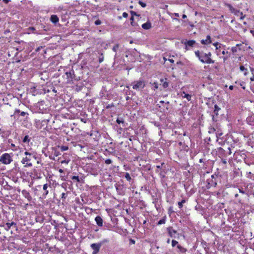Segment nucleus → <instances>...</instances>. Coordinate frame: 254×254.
<instances>
[{
  "instance_id": "f257e3e1",
  "label": "nucleus",
  "mask_w": 254,
  "mask_h": 254,
  "mask_svg": "<svg viewBox=\"0 0 254 254\" xmlns=\"http://www.w3.org/2000/svg\"><path fill=\"white\" fill-rule=\"evenodd\" d=\"M195 56L202 64H214V61L212 60V54L210 52L205 53L203 50H197L194 52Z\"/></svg>"
},
{
  "instance_id": "f03ea898",
  "label": "nucleus",
  "mask_w": 254,
  "mask_h": 254,
  "mask_svg": "<svg viewBox=\"0 0 254 254\" xmlns=\"http://www.w3.org/2000/svg\"><path fill=\"white\" fill-rule=\"evenodd\" d=\"M24 154L26 157H23L21 160V163L24 165L25 167H30L32 166V163L31 162L33 158L36 159L35 155L28 151H25Z\"/></svg>"
},
{
  "instance_id": "7ed1b4c3",
  "label": "nucleus",
  "mask_w": 254,
  "mask_h": 254,
  "mask_svg": "<svg viewBox=\"0 0 254 254\" xmlns=\"http://www.w3.org/2000/svg\"><path fill=\"white\" fill-rule=\"evenodd\" d=\"M216 154L219 158L227 157L232 153L231 149L228 147L226 148L218 147L216 149Z\"/></svg>"
},
{
  "instance_id": "20e7f679",
  "label": "nucleus",
  "mask_w": 254,
  "mask_h": 254,
  "mask_svg": "<svg viewBox=\"0 0 254 254\" xmlns=\"http://www.w3.org/2000/svg\"><path fill=\"white\" fill-rule=\"evenodd\" d=\"M37 187L39 189L41 193V197L42 198H46L49 190H52V187L50 183L45 184L42 187L41 186H38Z\"/></svg>"
},
{
  "instance_id": "39448f33",
  "label": "nucleus",
  "mask_w": 254,
  "mask_h": 254,
  "mask_svg": "<svg viewBox=\"0 0 254 254\" xmlns=\"http://www.w3.org/2000/svg\"><path fill=\"white\" fill-rule=\"evenodd\" d=\"M130 85L132 86V88L136 90L141 91L145 86V82L144 80L140 78L138 80L132 82Z\"/></svg>"
},
{
  "instance_id": "423d86ee",
  "label": "nucleus",
  "mask_w": 254,
  "mask_h": 254,
  "mask_svg": "<svg viewBox=\"0 0 254 254\" xmlns=\"http://www.w3.org/2000/svg\"><path fill=\"white\" fill-rule=\"evenodd\" d=\"M107 240H104L102 242L98 243H93L90 246L91 249L93 250L92 254H97L100 251V248L102 246L103 244L105 242H107Z\"/></svg>"
},
{
  "instance_id": "0eeeda50",
  "label": "nucleus",
  "mask_w": 254,
  "mask_h": 254,
  "mask_svg": "<svg viewBox=\"0 0 254 254\" xmlns=\"http://www.w3.org/2000/svg\"><path fill=\"white\" fill-rule=\"evenodd\" d=\"M12 161V159L10 154L5 153L3 154L0 158V162L4 164H9Z\"/></svg>"
},
{
  "instance_id": "6e6552de",
  "label": "nucleus",
  "mask_w": 254,
  "mask_h": 254,
  "mask_svg": "<svg viewBox=\"0 0 254 254\" xmlns=\"http://www.w3.org/2000/svg\"><path fill=\"white\" fill-rule=\"evenodd\" d=\"M217 178L218 176L216 174H213L211 175V178H209L207 180L206 182L207 183L209 187H215L217 185Z\"/></svg>"
},
{
  "instance_id": "1a4fd4ad",
  "label": "nucleus",
  "mask_w": 254,
  "mask_h": 254,
  "mask_svg": "<svg viewBox=\"0 0 254 254\" xmlns=\"http://www.w3.org/2000/svg\"><path fill=\"white\" fill-rule=\"evenodd\" d=\"M184 44L185 45V49L187 51L190 50L191 48L196 47L198 45L196 41L193 40H186Z\"/></svg>"
},
{
  "instance_id": "9d476101",
  "label": "nucleus",
  "mask_w": 254,
  "mask_h": 254,
  "mask_svg": "<svg viewBox=\"0 0 254 254\" xmlns=\"http://www.w3.org/2000/svg\"><path fill=\"white\" fill-rule=\"evenodd\" d=\"M161 83L160 84V90H162L163 89H166L168 87L169 85V82L168 81V79L167 78H161L160 80Z\"/></svg>"
},
{
  "instance_id": "9b49d317",
  "label": "nucleus",
  "mask_w": 254,
  "mask_h": 254,
  "mask_svg": "<svg viewBox=\"0 0 254 254\" xmlns=\"http://www.w3.org/2000/svg\"><path fill=\"white\" fill-rule=\"evenodd\" d=\"M167 229L169 236L172 238H176V235H179L177 231L174 230L171 226L168 227Z\"/></svg>"
},
{
  "instance_id": "f8f14e48",
  "label": "nucleus",
  "mask_w": 254,
  "mask_h": 254,
  "mask_svg": "<svg viewBox=\"0 0 254 254\" xmlns=\"http://www.w3.org/2000/svg\"><path fill=\"white\" fill-rule=\"evenodd\" d=\"M4 227V229L8 231L10 229L11 227H14L15 228H16V224L14 222H11L10 223L7 222L5 224V225L3 226Z\"/></svg>"
},
{
  "instance_id": "ddd939ff",
  "label": "nucleus",
  "mask_w": 254,
  "mask_h": 254,
  "mask_svg": "<svg viewBox=\"0 0 254 254\" xmlns=\"http://www.w3.org/2000/svg\"><path fill=\"white\" fill-rule=\"evenodd\" d=\"M50 20L54 24L56 25L59 21V18L57 15L53 14L51 16Z\"/></svg>"
},
{
  "instance_id": "4468645a",
  "label": "nucleus",
  "mask_w": 254,
  "mask_h": 254,
  "mask_svg": "<svg viewBox=\"0 0 254 254\" xmlns=\"http://www.w3.org/2000/svg\"><path fill=\"white\" fill-rule=\"evenodd\" d=\"M221 110V108L216 104L214 105V113L215 114V115H212V120L213 121H216V120H215V116H217L218 115V112Z\"/></svg>"
},
{
  "instance_id": "2eb2a0df",
  "label": "nucleus",
  "mask_w": 254,
  "mask_h": 254,
  "mask_svg": "<svg viewBox=\"0 0 254 254\" xmlns=\"http://www.w3.org/2000/svg\"><path fill=\"white\" fill-rule=\"evenodd\" d=\"M202 45H208L212 43L211 38L210 35L206 36V39L205 40H201L200 41Z\"/></svg>"
},
{
  "instance_id": "dca6fc26",
  "label": "nucleus",
  "mask_w": 254,
  "mask_h": 254,
  "mask_svg": "<svg viewBox=\"0 0 254 254\" xmlns=\"http://www.w3.org/2000/svg\"><path fill=\"white\" fill-rule=\"evenodd\" d=\"M105 151L107 152L109 155H112L115 156H117V154L116 153L115 148L114 147H110L108 148H106Z\"/></svg>"
},
{
  "instance_id": "f3484780",
  "label": "nucleus",
  "mask_w": 254,
  "mask_h": 254,
  "mask_svg": "<svg viewBox=\"0 0 254 254\" xmlns=\"http://www.w3.org/2000/svg\"><path fill=\"white\" fill-rule=\"evenodd\" d=\"M26 33L28 34L31 33H35L36 34H41L40 32H38L36 31V29L34 27H29L26 29Z\"/></svg>"
},
{
  "instance_id": "a211bd4d",
  "label": "nucleus",
  "mask_w": 254,
  "mask_h": 254,
  "mask_svg": "<svg viewBox=\"0 0 254 254\" xmlns=\"http://www.w3.org/2000/svg\"><path fill=\"white\" fill-rule=\"evenodd\" d=\"M95 220L96 222L97 225L99 227L103 226V219L100 216H97L95 217Z\"/></svg>"
},
{
  "instance_id": "6ab92c4d",
  "label": "nucleus",
  "mask_w": 254,
  "mask_h": 254,
  "mask_svg": "<svg viewBox=\"0 0 254 254\" xmlns=\"http://www.w3.org/2000/svg\"><path fill=\"white\" fill-rule=\"evenodd\" d=\"M22 194L25 198H26L29 200H31V199H32V197L30 193L27 190H23L22 191Z\"/></svg>"
},
{
  "instance_id": "aec40b11",
  "label": "nucleus",
  "mask_w": 254,
  "mask_h": 254,
  "mask_svg": "<svg viewBox=\"0 0 254 254\" xmlns=\"http://www.w3.org/2000/svg\"><path fill=\"white\" fill-rule=\"evenodd\" d=\"M142 28L145 30H148L151 28V24L150 22L147 21L142 25Z\"/></svg>"
},
{
  "instance_id": "412c9836",
  "label": "nucleus",
  "mask_w": 254,
  "mask_h": 254,
  "mask_svg": "<svg viewBox=\"0 0 254 254\" xmlns=\"http://www.w3.org/2000/svg\"><path fill=\"white\" fill-rule=\"evenodd\" d=\"M19 113H20V115L21 116H22V117H25L26 115L27 116L28 115V114L27 112H23V111L21 112L19 109H15V110L14 111V115H16V114H18Z\"/></svg>"
},
{
  "instance_id": "4be33fe9",
  "label": "nucleus",
  "mask_w": 254,
  "mask_h": 254,
  "mask_svg": "<svg viewBox=\"0 0 254 254\" xmlns=\"http://www.w3.org/2000/svg\"><path fill=\"white\" fill-rule=\"evenodd\" d=\"M84 87V84L82 82L78 83L75 85V90L77 91H81L82 88Z\"/></svg>"
},
{
  "instance_id": "5701e85b",
  "label": "nucleus",
  "mask_w": 254,
  "mask_h": 254,
  "mask_svg": "<svg viewBox=\"0 0 254 254\" xmlns=\"http://www.w3.org/2000/svg\"><path fill=\"white\" fill-rule=\"evenodd\" d=\"M67 78H70L71 79H73L75 77V75L74 74V71H70L69 72H66L65 73Z\"/></svg>"
},
{
  "instance_id": "b1692460",
  "label": "nucleus",
  "mask_w": 254,
  "mask_h": 254,
  "mask_svg": "<svg viewBox=\"0 0 254 254\" xmlns=\"http://www.w3.org/2000/svg\"><path fill=\"white\" fill-rule=\"evenodd\" d=\"M150 84L152 86V89L154 91H155L160 88V85L157 82H154L153 83H150Z\"/></svg>"
},
{
  "instance_id": "393cba45",
  "label": "nucleus",
  "mask_w": 254,
  "mask_h": 254,
  "mask_svg": "<svg viewBox=\"0 0 254 254\" xmlns=\"http://www.w3.org/2000/svg\"><path fill=\"white\" fill-rule=\"evenodd\" d=\"M115 188H116V189L117 192L121 194L122 193V189H123L122 186L116 184L115 185Z\"/></svg>"
},
{
  "instance_id": "a878e982",
  "label": "nucleus",
  "mask_w": 254,
  "mask_h": 254,
  "mask_svg": "<svg viewBox=\"0 0 254 254\" xmlns=\"http://www.w3.org/2000/svg\"><path fill=\"white\" fill-rule=\"evenodd\" d=\"M166 221V216H164L161 220H160L157 223V225L165 224Z\"/></svg>"
},
{
  "instance_id": "bb28decb",
  "label": "nucleus",
  "mask_w": 254,
  "mask_h": 254,
  "mask_svg": "<svg viewBox=\"0 0 254 254\" xmlns=\"http://www.w3.org/2000/svg\"><path fill=\"white\" fill-rule=\"evenodd\" d=\"M116 122L118 124H122L123 127L126 126L125 122L122 118H118Z\"/></svg>"
},
{
  "instance_id": "cd10ccee",
  "label": "nucleus",
  "mask_w": 254,
  "mask_h": 254,
  "mask_svg": "<svg viewBox=\"0 0 254 254\" xmlns=\"http://www.w3.org/2000/svg\"><path fill=\"white\" fill-rule=\"evenodd\" d=\"M177 248L179 249V252L182 253H185L187 252V249L182 247L180 245H177Z\"/></svg>"
},
{
  "instance_id": "c85d7f7f",
  "label": "nucleus",
  "mask_w": 254,
  "mask_h": 254,
  "mask_svg": "<svg viewBox=\"0 0 254 254\" xmlns=\"http://www.w3.org/2000/svg\"><path fill=\"white\" fill-rule=\"evenodd\" d=\"M183 93L185 94L184 96H183V98H185L187 99L188 101H190L191 99V95L189 94H186L185 92H183Z\"/></svg>"
},
{
  "instance_id": "c756f323",
  "label": "nucleus",
  "mask_w": 254,
  "mask_h": 254,
  "mask_svg": "<svg viewBox=\"0 0 254 254\" xmlns=\"http://www.w3.org/2000/svg\"><path fill=\"white\" fill-rule=\"evenodd\" d=\"M186 202V201L185 199H183L181 200V201L178 202V204L179 208H182L183 206V204L185 203Z\"/></svg>"
},
{
  "instance_id": "7c9ffc66",
  "label": "nucleus",
  "mask_w": 254,
  "mask_h": 254,
  "mask_svg": "<svg viewBox=\"0 0 254 254\" xmlns=\"http://www.w3.org/2000/svg\"><path fill=\"white\" fill-rule=\"evenodd\" d=\"M124 177L129 182L131 180V178L128 173H126Z\"/></svg>"
},
{
  "instance_id": "2f4dec72",
  "label": "nucleus",
  "mask_w": 254,
  "mask_h": 254,
  "mask_svg": "<svg viewBox=\"0 0 254 254\" xmlns=\"http://www.w3.org/2000/svg\"><path fill=\"white\" fill-rule=\"evenodd\" d=\"M70 161V159H69V158H65L64 159L62 160L61 161V163L62 164H67Z\"/></svg>"
},
{
  "instance_id": "473e14b6",
  "label": "nucleus",
  "mask_w": 254,
  "mask_h": 254,
  "mask_svg": "<svg viewBox=\"0 0 254 254\" xmlns=\"http://www.w3.org/2000/svg\"><path fill=\"white\" fill-rule=\"evenodd\" d=\"M240 69L242 71H245L244 73V75H246L247 74V69L243 65H241L240 67Z\"/></svg>"
},
{
  "instance_id": "72a5a7b5",
  "label": "nucleus",
  "mask_w": 254,
  "mask_h": 254,
  "mask_svg": "<svg viewBox=\"0 0 254 254\" xmlns=\"http://www.w3.org/2000/svg\"><path fill=\"white\" fill-rule=\"evenodd\" d=\"M22 141L23 142H29L30 141V139L29 138L28 135H25L23 138Z\"/></svg>"
},
{
  "instance_id": "f704fd0d",
  "label": "nucleus",
  "mask_w": 254,
  "mask_h": 254,
  "mask_svg": "<svg viewBox=\"0 0 254 254\" xmlns=\"http://www.w3.org/2000/svg\"><path fill=\"white\" fill-rule=\"evenodd\" d=\"M227 157L220 158L221 162L224 165H226L227 162Z\"/></svg>"
},
{
  "instance_id": "c9c22d12",
  "label": "nucleus",
  "mask_w": 254,
  "mask_h": 254,
  "mask_svg": "<svg viewBox=\"0 0 254 254\" xmlns=\"http://www.w3.org/2000/svg\"><path fill=\"white\" fill-rule=\"evenodd\" d=\"M227 6L232 12H233L235 9V8H234L230 4H227Z\"/></svg>"
},
{
  "instance_id": "e433bc0d",
  "label": "nucleus",
  "mask_w": 254,
  "mask_h": 254,
  "mask_svg": "<svg viewBox=\"0 0 254 254\" xmlns=\"http://www.w3.org/2000/svg\"><path fill=\"white\" fill-rule=\"evenodd\" d=\"M67 194L66 193L63 192L62 193L61 198H62L63 201H64L66 199V198L67 197Z\"/></svg>"
},
{
  "instance_id": "4c0bfd02",
  "label": "nucleus",
  "mask_w": 254,
  "mask_h": 254,
  "mask_svg": "<svg viewBox=\"0 0 254 254\" xmlns=\"http://www.w3.org/2000/svg\"><path fill=\"white\" fill-rule=\"evenodd\" d=\"M220 44L218 42H216L213 43V45L216 47V50H218V49L220 48Z\"/></svg>"
},
{
  "instance_id": "58836bf2",
  "label": "nucleus",
  "mask_w": 254,
  "mask_h": 254,
  "mask_svg": "<svg viewBox=\"0 0 254 254\" xmlns=\"http://www.w3.org/2000/svg\"><path fill=\"white\" fill-rule=\"evenodd\" d=\"M130 13L131 16H132V17H134V16H136L138 17L140 16L139 14H137V13L134 11H130Z\"/></svg>"
},
{
  "instance_id": "ea45409f",
  "label": "nucleus",
  "mask_w": 254,
  "mask_h": 254,
  "mask_svg": "<svg viewBox=\"0 0 254 254\" xmlns=\"http://www.w3.org/2000/svg\"><path fill=\"white\" fill-rule=\"evenodd\" d=\"M71 179L72 180H76L77 182H80V180L79 179V177L77 176H72V178H71Z\"/></svg>"
},
{
  "instance_id": "a19ab883",
  "label": "nucleus",
  "mask_w": 254,
  "mask_h": 254,
  "mask_svg": "<svg viewBox=\"0 0 254 254\" xmlns=\"http://www.w3.org/2000/svg\"><path fill=\"white\" fill-rule=\"evenodd\" d=\"M115 107V105H114V103H112L111 104H109L107 105L106 106V109H110L112 107Z\"/></svg>"
},
{
  "instance_id": "79ce46f5",
  "label": "nucleus",
  "mask_w": 254,
  "mask_h": 254,
  "mask_svg": "<svg viewBox=\"0 0 254 254\" xmlns=\"http://www.w3.org/2000/svg\"><path fill=\"white\" fill-rule=\"evenodd\" d=\"M68 147L66 146H62L61 147V150L62 151H66V150H68Z\"/></svg>"
},
{
  "instance_id": "37998d69",
  "label": "nucleus",
  "mask_w": 254,
  "mask_h": 254,
  "mask_svg": "<svg viewBox=\"0 0 254 254\" xmlns=\"http://www.w3.org/2000/svg\"><path fill=\"white\" fill-rule=\"evenodd\" d=\"M119 47V44H116L113 48V50L114 51V52H117V50L118 49Z\"/></svg>"
},
{
  "instance_id": "c03bdc74",
  "label": "nucleus",
  "mask_w": 254,
  "mask_h": 254,
  "mask_svg": "<svg viewBox=\"0 0 254 254\" xmlns=\"http://www.w3.org/2000/svg\"><path fill=\"white\" fill-rule=\"evenodd\" d=\"M237 50H238V48H237V47H233L231 48V51L234 54L237 53Z\"/></svg>"
},
{
  "instance_id": "a18cd8bd",
  "label": "nucleus",
  "mask_w": 254,
  "mask_h": 254,
  "mask_svg": "<svg viewBox=\"0 0 254 254\" xmlns=\"http://www.w3.org/2000/svg\"><path fill=\"white\" fill-rule=\"evenodd\" d=\"M178 244V242L174 240H172V246L173 247H174Z\"/></svg>"
},
{
  "instance_id": "49530a36",
  "label": "nucleus",
  "mask_w": 254,
  "mask_h": 254,
  "mask_svg": "<svg viewBox=\"0 0 254 254\" xmlns=\"http://www.w3.org/2000/svg\"><path fill=\"white\" fill-rule=\"evenodd\" d=\"M240 11L239 10L235 9V10L232 12L236 15H238L239 13L241 14Z\"/></svg>"
},
{
  "instance_id": "de8ad7c7",
  "label": "nucleus",
  "mask_w": 254,
  "mask_h": 254,
  "mask_svg": "<svg viewBox=\"0 0 254 254\" xmlns=\"http://www.w3.org/2000/svg\"><path fill=\"white\" fill-rule=\"evenodd\" d=\"M105 163L107 165L110 164L112 163V161L110 159H107L105 160Z\"/></svg>"
},
{
  "instance_id": "09e8293b",
  "label": "nucleus",
  "mask_w": 254,
  "mask_h": 254,
  "mask_svg": "<svg viewBox=\"0 0 254 254\" xmlns=\"http://www.w3.org/2000/svg\"><path fill=\"white\" fill-rule=\"evenodd\" d=\"M138 3L142 7H145L146 6L145 3L142 2V1H139Z\"/></svg>"
},
{
  "instance_id": "8fccbe9b",
  "label": "nucleus",
  "mask_w": 254,
  "mask_h": 254,
  "mask_svg": "<svg viewBox=\"0 0 254 254\" xmlns=\"http://www.w3.org/2000/svg\"><path fill=\"white\" fill-rule=\"evenodd\" d=\"M101 23H102V22H101V21L100 20H99V19H98V20H96V21H95V24L96 25H100V24H101Z\"/></svg>"
},
{
  "instance_id": "3c124183",
  "label": "nucleus",
  "mask_w": 254,
  "mask_h": 254,
  "mask_svg": "<svg viewBox=\"0 0 254 254\" xmlns=\"http://www.w3.org/2000/svg\"><path fill=\"white\" fill-rule=\"evenodd\" d=\"M239 190L240 193H242L243 194L246 193L245 191L244 190V189L243 188H239Z\"/></svg>"
},
{
  "instance_id": "603ef678",
  "label": "nucleus",
  "mask_w": 254,
  "mask_h": 254,
  "mask_svg": "<svg viewBox=\"0 0 254 254\" xmlns=\"http://www.w3.org/2000/svg\"><path fill=\"white\" fill-rule=\"evenodd\" d=\"M222 54L224 55H225V54L228 55L229 57H230V54L228 51L226 52L225 50H223L222 52Z\"/></svg>"
},
{
  "instance_id": "864d4df0",
  "label": "nucleus",
  "mask_w": 254,
  "mask_h": 254,
  "mask_svg": "<svg viewBox=\"0 0 254 254\" xmlns=\"http://www.w3.org/2000/svg\"><path fill=\"white\" fill-rule=\"evenodd\" d=\"M42 122H45L44 121H42ZM41 123V122L40 120H38L37 121H36V124L37 127L39 126V125Z\"/></svg>"
},
{
  "instance_id": "5fc2aeb1",
  "label": "nucleus",
  "mask_w": 254,
  "mask_h": 254,
  "mask_svg": "<svg viewBox=\"0 0 254 254\" xmlns=\"http://www.w3.org/2000/svg\"><path fill=\"white\" fill-rule=\"evenodd\" d=\"M229 57V56H223V57H222V58L223 59L224 62H225L226 60H227L228 59Z\"/></svg>"
},
{
  "instance_id": "6e6d98bb",
  "label": "nucleus",
  "mask_w": 254,
  "mask_h": 254,
  "mask_svg": "<svg viewBox=\"0 0 254 254\" xmlns=\"http://www.w3.org/2000/svg\"><path fill=\"white\" fill-rule=\"evenodd\" d=\"M104 61V57L103 56V55L102 54V57L99 58V63H102Z\"/></svg>"
},
{
  "instance_id": "4d7b16f0",
  "label": "nucleus",
  "mask_w": 254,
  "mask_h": 254,
  "mask_svg": "<svg viewBox=\"0 0 254 254\" xmlns=\"http://www.w3.org/2000/svg\"><path fill=\"white\" fill-rule=\"evenodd\" d=\"M245 84V83L244 82H242V83H240V85L242 87L243 89H245V86L244 85Z\"/></svg>"
},
{
  "instance_id": "13d9d810",
  "label": "nucleus",
  "mask_w": 254,
  "mask_h": 254,
  "mask_svg": "<svg viewBox=\"0 0 254 254\" xmlns=\"http://www.w3.org/2000/svg\"><path fill=\"white\" fill-rule=\"evenodd\" d=\"M123 16L125 18H127L128 16V14L125 12L123 13Z\"/></svg>"
},
{
  "instance_id": "bf43d9fd",
  "label": "nucleus",
  "mask_w": 254,
  "mask_h": 254,
  "mask_svg": "<svg viewBox=\"0 0 254 254\" xmlns=\"http://www.w3.org/2000/svg\"><path fill=\"white\" fill-rule=\"evenodd\" d=\"M135 241L134 240H133V239H130L129 240V243H130V244H135Z\"/></svg>"
},
{
  "instance_id": "052dcab7",
  "label": "nucleus",
  "mask_w": 254,
  "mask_h": 254,
  "mask_svg": "<svg viewBox=\"0 0 254 254\" xmlns=\"http://www.w3.org/2000/svg\"><path fill=\"white\" fill-rule=\"evenodd\" d=\"M130 23L132 26H136L137 25V23L134 22V21H131Z\"/></svg>"
},
{
  "instance_id": "680f3d73",
  "label": "nucleus",
  "mask_w": 254,
  "mask_h": 254,
  "mask_svg": "<svg viewBox=\"0 0 254 254\" xmlns=\"http://www.w3.org/2000/svg\"><path fill=\"white\" fill-rule=\"evenodd\" d=\"M45 245L46 246V248L49 249V251H51L52 250V247H49V244H46Z\"/></svg>"
},
{
  "instance_id": "e2e57ef3",
  "label": "nucleus",
  "mask_w": 254,
  "mask_h": 254,
  "mask_svg": "<svg viewBox=\"0 0 254 254\" xmlns=\"http://www.w3.org/2000/svg\"><path fill=\"white\" fill-rule=\"evenodd\" d=\"M241 19H243L245 18V15H243V12H241Z\"/></svg>"
},
{
  "instance_id": "0e129e2a",
  "label": "nucleus",
  "mask_w": 254,
  "mask_h": 254,
  "mask_svg": "<svg viewBox=\"0 0 254 254\" xmlns=\"http://www.w3.org/2000/svg\"><path fill=\"white\" fill-rule=\"evenodd\" d=\"M250 80L252 81H254V74H253V76L252 77H251Z\"/></svg>"
},
{
  "instance_id": "69168bd1",
  "label": "nucleus",
  "mask_w": 254,
  "mask_h": 254,
  "mask_svg": "<svg viewBox=\"0 0 254 254\" xmlns=\"http://www.w3.org/2000/svg\"><path fill=\"white\" fill-rule=\"evenodd\" d=\"M174 15L176 16V17H179V14L178 13H174Z\"/></svg>"
},
{
  "instance_id": "338daca9",
  "label": "nucleus",
  "mask_w": 254,
  "mask_h": 254,
  "mask_svg": "<svg viewBox=\"0 0 254 254\" xmlns=\"http://www.w3.org/2000/svg\"><path fill=\"white\" fill-rule=\"evenodd\" d=\"M177 64H178V65H179V64H181V65H182V64H182V63L181 61H179V62H177Z\"/></svg>"
},
{
  "instance_id": "774afa93",
  "label": "nucleus",
  "mask_w": 254,
  "mask_h": 254,
  "mask_svg": "<svg viewBox=\"0 0 254 254\" xmlns=\"http://www.w3.org/2000/svg\"><path fill=\"white\" fill-rule=\"evenodd\" d=\"M251 33L253 35V36H254V30H251L250 31Z\"/></svg>"
}]
</instances>
